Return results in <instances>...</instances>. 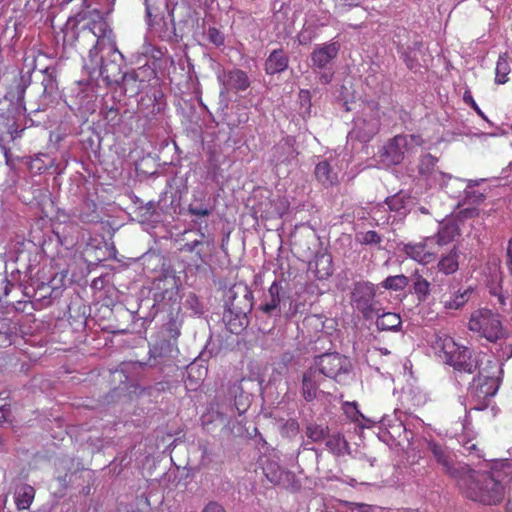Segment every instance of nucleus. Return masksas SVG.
Masks as SVG:
<instances>
[{
	"instance_id": "1",
	"label": "nucleus",
	"mask_w": 512,
	"mask_h": 512,
	"mask_svg": "<svg viewBox=\"0 0 512 512\" xmlns=\"http://www.w3.org/2000/svg\"><path fill=\"white\" fill-rule=\"evenodd\" d=\"M76 46L88 49L89 62L84 67L91 77L101 76L111 85H120L124 57L116 46L112 29L104 19L89 22L76 36Z\"/></svg>"
},
{
	"instance_id": "2",
	"label": "nucleus",
	"mask_w": 512,
	"mask_h": 512,
	"mask_svg": "<svg viewBox=\"0 0 512 512\" xmlns=\"http://www.w3.org/2000/svg\"><path fill=\"white\" fill-rule=\"evenodd\" d=\"M458 486L467 498L485 505L500 503L512 488V460H501L490 470L468 471L458 481Z\"/></svg>"
},
{
	"instance_id": "3",
	"label": "nucleus",
	"mask_w": 512,
	"mask_h": 512,
	"mask_svg": "<svg viewBox=\"0 0 512 512\" xmlns=\"http://www.w3.org/2000/svg\"><path fill=\"white\" fill-rule=\"evenodd\" d=\"M216 415L225 426L234 419L236 415H243L250 406V397L244 392L241 382L229 383L224 391L223 397L216 396Z\"/></svg>"
},
{
	"instance_id": "4",
	"label": "nucleus",
	"mask_w": 512,
	"mask_h": 512,
	"mask_svg": "<svg viewBox=\"0 0 512 512\" xmlns=\"http://www.w3.org/2000/svg\"><path fill=\"white\" fill-rule=\"evenodd\" d=\"M380 126L379 103L373 99L364 100L360 115L355 118L354 127L348 137L361 143H367L379 132Z\"/></svg>"
},
{
	"instance_id": "5",
	"label": "nucleus",
	"mask_w": 512,
	"mask_h": 512,
	"mask_svg": "<svg viewBox=\"0 0 512 512\" xmlns=\"http://www.w3.org/2000/svg\"><path fill=\"white\" fill-rule=\"evenodd\" d=\"M282 287L274 281L256 311L258 329L262 333H270L279 322L282 314Z\"/></svg>"
},
{
	"instance_id": "6",
	"label": "nucleus",
	"mask_w": 512,
	"mask_h": 512,
	"mask_svg": "<svg viewBox=\"0 0 512 512\" xmlns=\"http://www.w3.org/2000/svg\"><path fill=\"white\" fill-rule=\"evenodd\" d=\"M147 23L162 39L175 35L173 8L168 0H145Z\"/></svg>"
},
{
	"instance_id": "7",
	"label": "nucleus",
	"mask_w": 512,
	"mask_h": 512,
	"mask_svg": "<svg viewBox=\"0 0 512 512\" xmlns=\"http://www.w3.org/2000/svg\"><path fill=\"white\" fill-rule=\"evenodd\" d=\"M418 135L399 134L389 139L379 151L380 162L386 166L399 165L405 158V153L415 146L422 144Z\"/></svg>"
},
{
	"instance_id": "8",
	"label": "nucleus",
	"mask_w": 512,
	"mask_h": 512,
	"mask_svg": "<svg viewBox=\"0 0 512 512\" xmlns=\"http://www.w3.org/2000/svg\"><path fill=\"white\" fill-rule=\"evenodd\" d=\"M427 451L431 454L432 460L441 470L452 479L458 481L467 473L468 465L457 461L452 449L445 444L434 440L427 441Z\"/></svg>"
},
{
	"instance_id": "9",
	"label": "nucleus",
	"mask_w": 512,
	"mask_h": 512,
	"mask_svg": "<svg viewBox=\"0 0 512 512\" xmlns=\"http://www.w3.org/2000/svg\"><path fill=\"white\" fill-rule=\"evenodd\" d=\"M443 350L446 363L454 370L472 374L479 368L478 356L469 348L456 344L451 338L444 341Z\"/></svg>"
},
{
	"instance_id": "10",
	"label": "nucleus",
	"mask_w": 512,
	"mask_h": 512,
	"mask_svg": "<svg viewBox=\"0 0 512 512\" xmlns=\"http://www.w3.org/2000/svg\"><path fill=\"white\" fill-rule=\"evenodd\" d=\"M314 367L324 378L343 383L352 369V364L346 356L333 352L317 356L314 361Z\"/></svg>"
},
{
	"instance_id": "11",
	"label": "nucleus",
	"mask_w": 512,
	"mask_h": 512,
	"mask_svg": "<svg viewBox=\"0 0 512 512\" xmlns=\"http://www.w3.org/2000/svg\"><path fill=\"white\" fill-rule=\"evenodd\" d=\"M175 352H177L175 343H173L167 339L157 340L150 348V352H149L150 357H149V361L147 363L139 362V361L123 363L122 371L123 372H132V371L145 370V368H147V367H156L159 365H165L167 362L170 361V359L173 357V354Z\"/></svg>"
},
{
	"instance_id": "12",
	"label": "nucleus",
	"mask_w": 512,
	"mask_h": 512,
	"mask_svg": "<svg viewBox=\"0 0 512 512\" xmlns=\"http://www.w3.org/2000/svg\"><path fill=\"white\" fill-rule=\"evenodd\" d=\"M468 328L471 331L481 332L482 336L490 342H496L503 336L499 315L488 309H482L473 314L469 320Z\"/></svg>"
},
{
	"instance_id": "13",
	"label": "nucleus",
	"mask_w": 512,
	"mask_h": 512,
	"mask_svg": "<svg viewBox=\"0 0 512 512\" xmlns=\"http://www.w3.org/2000/svg\"><path fill=\"white\" fill-rule=\"evenodd\" d=\"M375 295L376 291L373 284L364 281L354 284L351 292V302L366 320L372 319L380 312V308L377 307L378 302L374 300Z\"/></svg>"
},
{
	"instance_id": "14",
	"label": "nucleus",
	"mask_w": 512,
	"mask_h": 512,
	"mask_svg": "<svg viewBox=\"0 0 512 512\" xmlns=\"http://www.w3.org/2000/svg\"><path fill=\"white\" fill-rule=\"evenodd\" d=\"M225 308L250 314L253 309V293L247 286L234 285L227 292Z\"/></svg>"
},
{
	"instance_id": "15",
	"label": "nucleus",
	"mask_w": 512,
	"mask_h": 512,
	"mask_svg": "<svg viewBox=\"0 0 512 512\" xmlns=\"http://www.w3.org/2000/svg\"><path fill=\"white\" fill-rule=\"evenodd\" d=\"M499 385V377L484 374L483 371H480L478 376L473 379L471 394L485 400L493 397L497 393Z\"/></svg>"
},
{
	"instance_id": "16",
	"label": "nucleus",
	"mask_w": 512,
	"mask_h": 512,
	"mask_svg": "<svg viewBox=\"0 0 512 512\" xmlns=\"http://www.w3.org/2000/svg\"><path fill=\"white\" fill-rule=\"evenodd\" d=\"M325 378L322 374L314 367H310L306 370L302 377V396L303 398L311 402L317 398L320 388L323 386Z\"/></svg>"
},
{
	"instance_id": "17",
	"label": "nucleus",
	"mask_w": 512,
	"mask_h": 512,
	"mask_svg": "<svg viewBox=\"0 0 512 512\" xmlns=\"http://www.w3.org/2000/svg\"><path fill=\"white\" fill-rule=\"evenodd\" d=\"M158 290L160 291L154 293L153 305L157 312L163 311L177 302L178 288L174 279L164 281V287L158 286Z\"/></svg>"
},
{
	"instance_id": "18",
	"label": "nucleus",
	"mask_w": 512,
	"mask_h": 512,
	"mask_svg": "<svg viewBox=\"0 0 512 512\" xmlns=\"http://www.w3.org/2000/svg\"><path fill=\"white\" fill-rule=\"evenodd\" d=\"M339 49L338 42L317 46L311 53L312 65L319 69L326 68L337 57Z\"/></svg>"
},
{
	"instance_id": "19",
	"label": "nucleus",
	"mask_w": 512,
	"mask_h": 512,
	"mask_svg": "<svg viewBox=\"0 0 512 512\" xmlns=\"http://www.w3.org/2000/svg\"><path fill=\"white\" fill-rule=\"evenodd\" d=\"M14 487V501L18 510H26L31 506L35 498V489L20 479L12 482Z\"/></svg>"
},
{
	"instance_id": "20",
	"label": "nucleus",
	"mask_w": 512,
	"mask_h": 512,
	"mask_svg": "<svg viewBox=\"0 0 512 512\" xmlns=\"http://www.w3.org/2000/svg\"><path fill=\"white\" fill-rule=\"evenodd\" d=\"M289 57L282 49H274L265 60L264 70L269 75L284 72L288 68Z\"/></svg>"
},
{
	"instance_id": "21",
	"label": "nucleus",
	"mask_w": 512,
	"mask_h": 512,
	"mask_svg": "<svg viewBox=\"0 0 512 512\" xmlns=\"http://www.w3.org/2000/svg\"><path fill=\"white\" fill-rule=\"evenodd\" d=\"M248 315L249 314L244 312L237 313L236 311L225 308L222 320L227 330H229L232 334L238 335L249 325Z\"/></svg>"
},
{
	"instance_id": "22",
	"label": "nucleus",
	"mask_w": 512,
	"mask_h": 512,
	"mask_svg": "<svg viewBox=\"0 0 512 512\" xmlns=\"http://www.w3.org/2000/svg\"><path fill=\"white\" fill-rule=\"evenodd\" d=\"M309 269L319 280H325L329 278L333 273L331 255L326 253L317 254L314 261L309 263Z\"/></svg>"
},
{
	"instance_id": "23",
	"label": "nucleus",
	"mask_w": 512,
	"mask_h": 512,
	"mask_svg": "<svg viewBox=\"0 0 512 512\" xmlns=\"http://www.w3.org/2000/svg\"><path fill=\"white\" fill-rule=\"evenodd\" d=\"M208 369L201 363L193 362L186 368L185 386L189 390H196L206 378Z\"/></svg>"
},
{
	"instance_id": "24",
	"label": "nucleus",
	"mask_w": 512,
	"mask_h": 512,
	"mask_svg": "<svg viewBox=\"0 0 512 512\" xmlns=\"http://www.w3.org/2000/svg\"><path fill=\"white\" fill-rule=\"evenodd\" d=\"M325 446L330 453L337 457H343L351 453L348 441L340 432L329 433V436L325 439Z\"/></svg>"
},
{
	"instance_id": "25",
	"label": "nucleus",
	"mask_w": 512,
	"mask_h": 512,
	"mask_svg": "<svg viewBox=\"0 0 512 512\" xmlns=\"http://www.w3.org/2000/svg\"><path fill=\"white\" fill-rule=\"evenodd\" d=\"M224 85L229 90L244 91L250 86V80L243 70L232 69L225 73Z\"/></svg>"
},
{
	"instance_id": "26",
	"label": "nucleus",
	"mask_w": 512,
	"mask_h": 512,
	"mask_svg": "<svg viewBox=\"0 0 512 512\" xmlns=\"http://www.w3.org/2000/svg\"><path fill=\"white\" fill-rule=\"evenodd\" d=\"M404 251L409 257L421 263H429L435 259L434 253L426 251L425 243L406 244Z\"/></svg>"
},
{
	"instance_id": "27",
	"label": "nucleus",
	"mask_w": 512,
	"mask_h": 512,
	"mask_svg": "<svg viewBox=\"0 0 512 512\" xmlns=\"http://www.w3.org/2000/svg\"><path fill=\"white\" fill-rule=\"evenodd\" d=\"M412 282V292L416 294L420 302H424L430 295V283L418 271H414L409 277Z\"/></svg>"
},
{
	"instance_id": "28",
	"label": "nucleus",
	"mask_w": 512,
	"mask_h": 512,
	"mask_svg": "<svg viewBox=\"0 0 512 512\" xmlns=\"http://www.w3.org/2000/svg\"><path fill=\"white\" fill-rule=\"evenodd\" d=\"M459 251L456 246H454L450 252L441 257L438 262V269L440 272L450 275L455 273L459 267Z\"/></svg>"
},
{
	"instance_id": "29",
	"label": "nucleus",
	"mask_w": 512,
	"mask_h": 512,
	"mask_svg": "<svg viewBox=\"0 0 512 512\" xmlns=\"http://www.w3.org/2000/svg\"><path fill=\"white\" fill-rule=\"evenodd\" d=\"M316 179L324 186H332L337 183V174L333 171L331 165L326 161L319 162L315 167Z\"/></svg>"
},
{
	"instance_id": "30",
	"label": "nucleus",
	"mask_w": 512,
	"mask_h": 512,
	"mask_svg": "<svg viewBox=\"0 0 512 512\" xmlns=\"http://www.w3.org/2000/svg\"><path fill=\"white\" fill-rule=\"evenodd\" d=\"M329 433L330 429L326 424L311 421L305 425V435L313 443L325 441Z\"/></svg>"
},
{
	"instance_id": "31",
	"label": "nucleus",
	"mask_w": 512,
	"mask_h": 512,
	"mask_svg": "<svg viewBox=\"0 0 512 512\" xmlns=\"http://www.w3.org/2000/svg\"><path fill=\"white\" fill-rule=\"evenodd\" d=\"M402 321L398 314L393 312H383L377 315L376 326L382 331H397L401 327Z\"/></svg>"
},
{
	"instance_id": "32",
	"label": "nucleus",
	"mask_w": 512,
	"mask_h": 512,
	"mask_svg": "<svg viewBox=\"0 0 512 512\" xmlns=\"http://www.w3.org/2000/svg\"><path fill=\"white\" fill-rule=\"evenodd\" d=\"M409 200L410 194L404 190H400L398 193L387 197L385 199V204L388 206L390 211L405 213Z\"/></svg>"
},
{
	"instance_id": "33",
	"label": "nucleus",
	"mask_w": 512,
	"mask_h": 512,
	"mask_svg": "<svg viewBox=\"0 0 512 512\" xmlns=\"http://www.w3.org/2000/svg\"><path fill=\"white\" fill-rule=\"evenodd\" d=\"M31 84V72L21 73L19 78L16 80L15 87L9 92L16 102L21 105L27 87Z\"/></svg>"
},
{
	"instance_id": "34",
	"label": "nucleus",
	"mask_w": 512,
	"mask_h": 512,
	"mask_svg": "<svg viewBox=\"0 0 512 512\" xmlns=\"http://www.w3.org/2000/svg\"><path fill=\"white\" fill-rule=\"evenodd\" d=\"M438 158L431 155L430 153L424 154L420 157L418 172L421 176L428 178L435 171Z\"/></svg>"
},
{
	"instance_id": "35",
	"label": "nucleus",
	"mask_w": 512,
	"mask_h": 512,
	"mask_svg": "<svg viewBox=\"0 0 512 512\" xmlns=\"http://www.w3.org/2000/svg\"><path fill=\"white\" fill-rule=\"evenodd\" d=\"M181 323L178 317H171L162 327V339L175 341L180 336Z\"/></svg>"
},
{
	"instance_id": "36",
	"label": "nucleus",
	"mask_w": 512,
	"mask_h": 512,
	"mask_svg": "<svg viewBox=\"0 0 512 512\" xmlns=\"http://www.w3.org/2000/svg\"><path fill=\"white\" fill-rule=\"evenodd\" d=\"M477 181L470 180L467 185V189L465 190V196L463 198L462 203L458 205L460 208L461 206L465 205H475L479 204L484 201L485 195L483 193H480L478 191L472 190V188L477 185Z\"/></svg>"
},
{
	"instance_id": "37",
	"label": "nucleus",
	"mask_w": 512,
	"mask_h": 512,
	"mask_svg": "<svg viewBox=\"0 0 512 512\" xmlns=\"http://www.w3.org/2000/svg\"><path fill=\"white\" fill-rule=\"evenodd\" d=\"M410 283V278L400 274L395 276H388L382 283V287L387 290L401 291Z\"/></svg>"
},
{
	"instance_id": "38",
	"label": "nucleus",
	"mask_w": 512,
	"mask_h": 512,
	"mask_svg": "<svg viewBox=\"0 0 512 512\" xmlns=\"http://www.w3.org/2000/svg\"><path fill=\"white\" fill-rule=\"evenodd\" d=\"M459 234L458 226L454 223H448L439 230L437 234V243L439 245H446Z\"/></svg>"
},
{
	"instance_id": "39",
	"label": "nucleus",
	"mask_w": 512,
	"mask_h": 512,
	"mask_svg": "<svg viewBox=\"0 0 512 512\" xmlns=\"http://www.w3.org/2000/svg\"><path fill=\"white\" fill-rule=\"evenodd\" d=\"M470 289H466L464 292L460 293V291L455 292L454 298L451 296L446 299V296L443 295L442 302L446 309H459L468 301V294L470 293Z\"/></svg>"
},
{
	"instance_id": "40",
	"label": "nucleus",
	"mask_w": 512,
	"mask_h": 512,
	"mask_svg": "<svg viewBox=\"0 0 512 512\" xmlns=\"http://www.w3.org/2000/svg\"><path fill=\"white\" fill-rule=\"evenodd\" d=\"M138 74L135 71L123 72L120 84H122L125 93H137L139 91Z\"/></svg>"
},
{
	"instance_id": "41",
	"label": "nucleus",
	"mask_w": 512,
	"mask_h": 512,
	"mask_svg": "<svg viewBox=\"0 0 512 512\" xmlns=\"http://www.w3.org/2000/svg\"><path fill=\"white\" fill-rule=\"evenodd\" d=\"M61 291L58 288H52L48 283H40L35 289L37 300L45 302L48 299L56 298Z\"/></svg>"
},
{
	"instance_id": "42",
	"label": "nucleus",
	"mask_w": 512,
	"mask_h": 512,
	"mask_svg": "<svg viewBox=\"0 0 512 512\" xmlns=\"http://www.w3.org/2000/svg\"><path fill=\"white\" fill-rule=\"evenodd\" d=\"M200 234H201L200 240H194L192 242L185 243L182 247V250L185 252H189V253L196 252V255L198 256V258L200 260H203L201 247H203L204 245L210 246L212 244V241H210L209 239H206V236L204 233L201 232Z\"/></svg>"
},
{
	"instance_id": "43",
	"label": "nucleus",
	"mask_w": 512,
	"mask_h": 512,
	"mask_svg": "<svg viewBox=\"0 0 512 512\" xmlns=\"http://www.w3.org/2000/svg\"><path fill=\"white\" fill-rule=\"evenodd\" d=\"M356 240L362 245L379 246L382 242V237L378 232L369 230L366 232H358L356 234Z\"/></svg>"
},
{
	"instance_id": "44",
	"label": "nucleus",
	"mask_w": 512,
	"mask_h": 512,
	"mask_svg": "<svg viewBox=\"0 0 512 512\" xmlns=\"http://www.w3.org/2000/svg\"><path fill=\"white\" fill-rule=\"evenodd\" d=\"M510 73V65L504 56H500L496 64V76L495 81L498 84H504L508 81V75Z\"/></svg>"
},
{
	"instance_id": "45",
	"label": "nucleus",
	"mask_w": 512,
	"mask_h": 512,
	"mask_svg": "<svg viewBox=\"0 0 512 512\" xmlns=\"http://www.w3.org/2000/svg\"><path fill=\"white\" fill-rule=\"evenodd\" d=\"M0 326L3 328V332L0 333V346L7 347L12 344L14 331L8 319L1 320Z\"/></svg>"
},
{
	"instance_id": "46",
	"label": "nucleus",
	"mask_w": 512,
	"mask_h": 512,
	"mask_svg": "<svg viewBox=\"0 0 512 512\" xmlns=\"http://www.w3.org/2000/svg\"><path fill=\"white\" fill-rule=\"evenodd\" d=\"M213 211V208L209 205H205L198 201H193L188 206V212L191 215L198 217H206L209 216Z\"/></svg>"
},
{
	"instance_id": "47",
	"label": "nucleus",
	"mask_w": 512,
	"mask_h": 512,
	"mask_svg": "<svg viewBox=\"0 0 512 512\" xmlns=\"http://www.w3.org/2000/svg\"><path fill=\"white\" fill-rule=\"evenodd\" d=\"M303 325L306 328L313 329L315 332H322L325 328L323 316L316 314L307 316L303 321Z\"/></svg>"
},
{
	"instance_id": "48",
	"label": "nucleus",
	"mask_w": 512,
	"mask_h": 512,
	"mask_svg": "<svg viewBox=\"0 0 512 512\" xmlns=\"http://www.w3.org/2000/svg\"><path fill=\"white\" fill-rule=\"evenodd\" d=\"M280 433L286 438L295 437L299 433V423L295 419L286 420L281 426Z\"/></svg>"
},
{
	"instance_id": "49",
	"label": "nucleus",
	"mask_w": 512,
	"mask_h": 512,
	"mask_svg": "<svg viewBox=\"0 0 512 512\" xmlns=\"http://www.w3.org/2000/svg\"><path fill=\"white\" fill-rule=\"evenodd\" d=\"M185 305L188 309H190L195 315H202L204 313V305L198 298V296L194 293H189L187 295Z\"/></svg>"
},
{
	"instance_id": "50",
	"label": "nucleus",
	"mask_w": 512,
	"mask_h": 512,
	"mask_svg": "<svg viewBox=\"0 0 512 512\" xmlns=\"http://www.w3.org/2000/svg\"><path fill=\"white\" fill-rule=\"evenodd\" d=\"M264 472H265L267 479L271 483H273V484L280 483V481L282 479L283 472L280 469L276 468L275 464L267 465L266 468H264Z\"/></svg>"
},
{
	"instance_id": "51",
	"label": "nucleus",
	"mask_w": 512,
	"mask_h": 512,
	"mask_svg": "<svg viewBox=\"0 0 512 512\" xmlns=\"http://www.w3.org/2000/svg\"><path fill=\"white\" fill-rule=\"evenodd\" d=\"M479 215V209L475 206H469L460 208L456 214V218L459 221H465L467 219L475 218Z\"/></svg>"
},
{
	"instance_id": "52",
	"label": "nucleus",
	"mask_w": 512,
	"mask_h": 512,
	"mask_svg": "<svg viewBox=\"0 0 512 512\" xmlns=\"http://www.w3.org/2000/svg\"><path fill=\"white\" fill-rule=\"evenodd\" d=\"M299 100L301 104V108L304 109L302 112L303 116L311 115V95L308 90H300L299 92Z\"/></svg>"
},
{
	"instance_id": "53",
	"label": "nucleus",
	"mask_w": 512,
	"mask_h": 512,
	"mask_svg": "<svg viewBox=\"0 0 512 512\" xmlns=\"http://www.w3.org/2000/svg\"><path fill=\"white\" fill-rule=\"evenodd\" d=\"M207 39L215 46H221L224 44V34L215 27H210L207 30Z\"/></svg>"
},
{
	"instance_id": "54",
	"label": "nucleus",
	"mask_w": 512,
	"mask_h": 512,
	"mask_svg": "<svg viewBox=\"0 0 512 512\" xmlns=\"http://www.w3.org/2000/svg\"><path fill=\"white\" fill-rule=\"evenodd\" d=\"M346 414L355 422H360V420H364L369 422L368 419L357 409V405L355 402L347 403L345 406Z\"/></svg>"
},
{
	"instance_id": "55",
	"label": "nucleus",
	"mask_w": 512,
	"mask_h": 512,
	"mask_svg": "<svg viewBox=\"0 0 512 512\" xmlns=\"http://www.w3.org/2000/svg\"><path fill=\"white\" fill-rule=\"evenodd\" d=\"M56 479L59 483L61 491L63 492L68 488L70 482L72 481V474L66 472L64 475H59Z\"/></svg>"
},
{
	"instance_id": "56",
	"label": "nucleus",
	"mask_w": 512,
	"mask_h": 512,
	"mask_svg": "<svg viewBox=\"0 0 512 512\" xmlns=\"http://www.w3.org/2000/svg\"><path fill=\"white\" fill-rule=\"evenodd\" d=\"M21 271L18 268H15L11 271L10 275L5 278V282L11 284V286H15L20 284Z\"/></svg>"
},
{
	"instance_id": "57",
	"label": "nucleus",
	"mask_w": 512,
	"mask_h": 512,
	"mask_svg": "<svg viewBox=\"0 0 512 512\" xmlns=\"http://www.w3.org/2000/svg\"><path fill=\"white\" fill-rule=\"evenodd\" d=\"M203 512H225V510L220 504L216 502H210L206 505Z\"/></svg>"
},
{
	"instance_id": "58",
	"label": "nucleus",
	"mask_w": 512,
	"mask_h": 512,
	"mask_svg": "<svg viewBox=\"0 0 512 512\" xmlns=\"http://www.w3.org/2000/svg\"><path fill=\"white\" fill-rule=\"evenodd\" d=\"M23 131V129L21 130H18V127L16 125V122L13 121L9 126H8V133L11 135V138L12 139H16L17 137L20 136V133Z\"/></svg>"
},
{
	"instance_id": "59",
	"label": "nucleus",
	"mask_w": 512,
	"mask_h": 512,
	"mask_svg": "<svg viewBox=\"0 0 512 512\" xmlns=\"http://www.w3.org/2000/svg\"><path fill=\"white\" fill-rule=\"evenodd\" d=\"M507 264L509 267L510 274L512 276V238L509 240V243H508Z\"/></svg>"
},
{
	"instance_id": "60",
	"label": "nucleus",
	"mask_w": 512,
	"mask_h": 512,
	"mask_svg": "<svg viewBox=\"0 0 512 512\" xmlns=\"http://www.w3.org/2000/svg\"><path fill=\"white\" fill-rule=\"evenodd\" d=\"M78 218L82 222H95V221H97L98 216L94 215V214H82L81 213V214L78 215Z\"/></svg>"
},
{
	"instance_id": "61",
	"label": "nucleus",
	"mask_w": 512,
	"mask_h": 512,
	"mask_svg": "<svg viewBox=\"0 0 512 512\" xmlns=\"http://www.w3.org/2000/svg\"><path fill=\"white\" fill-rule=\"evenodd\" d=\"M10 412V408L6 405L0 407V424L4 423L7 420L8 413Z\"/></svg>"
},
{
	"instance_id": "62",
	"label": "nucleus",
	"mask_w": 512,
	"mask_h": 512,
	"mask_svg": "<svg viewBox=\"0 0 512 512\" xmlns=\"http://www.w3.org/2000/svg\"><path fill=\"white\" fill-rule=\"evenodd\" d=\"M492 294L496 295L498 297L499 303L504 306L506 304L507 296L502 293V291L497 292L496 289L491 291Z\"/></svg>"
},
{
	"instance_id": "63",
	"label": "nucleus",
	"mask_w": 512,
	"mask_h": 512,
	"mask_svg": "<svg viewBox=\"0 0 512 512\" xmlns=\"http://www.w3.org/2000/svg\"><path fill=\"white\" fill-rule=\"evenodd\" d=\"M48 83H44V91H48V89H52L53 88V80L52 79H48L47 80Z\"/></svg>"
},
{
	"instance_id": "64",
	"label": "nucleus",
	"mask_w": 512,
	"mask_h": 512,
	"mask_svg": "<svg viewBox=\"0 0 512 512\" xmlns=\"http://www.w3.org/2000/svg\"><path fill=\"white\" fill-rule=\"evenodd\" d=\"M156 207V203L154 201H149L147 204H146V208L147 210H154Z\"/></svg>"
}]
</instances>
